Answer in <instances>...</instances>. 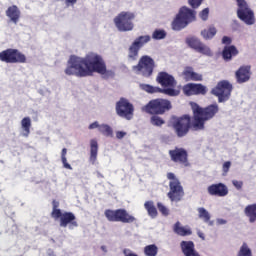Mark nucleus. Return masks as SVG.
Returning a JSON list of instances; mask_svg holds the SVG:
<instances>
[{
	"mask_svg": "<svg viewBox=\"0 0 256 256\" xmlns=\"http://www.w3.org/2000/svg\"><path fill=\"white\" fill-rule=\"evenodd\" d=\"M192 113V123L191 116L187 114L181 117H175L172 121V129L179 139L187 137L191 129L193 131H203L205 129V122L211 121L219 113V105L212 104L203 108L197 103H192Z\"/></svg>",
	"mask_w": 256,
	"mask_h": 256,
	"instance_id": "1",
	"label": "nucleus"
},
{
	"mask_svg": "<svg viewBox=\"0 0 256 256\" xmlns=\"http://www.w3.org/2000/svg\"><path fill=\"white\" fill-rule=\"evenodd\" d=\"M64 73L68 76L74 75V77H90L93 73L115 77V72L107 70L105 60L96 53H89L84 58L75 55L70 56Z\"/></svg>",
	"mask_w": 256,
	"mask_h": 256,
	"instance_id": "2",
	"label": "nucleus"
},
{
	"mask_svg": "<svg viewBox=\"0 0 256 256\" xmlns=\"http://www.w3.org/2000/svg\"><path fill=\"white\" fill-rule=\"evenodd\" d=\"M156 83L161 85L163 88H159L157 86H151L149 84L140 85L141 90L146 93H162L163 95H167L168 97H178L181 94V91L175 89L177 86V80L173 75L167 72H159L156 77Z\"/></svg>",
	"mask_w": 256,
	"mask_h": 256,
	"instance_id": "3",
	"label": "nucleus"
},
{
	"mask_svg": "<svg viewBox=\"0 0 256 256\" xmlns=\"http://www.w3.org/2000/svg\"><path fill=\"white\" fill-rule=\"evenodd\" d=\"M171 109H173L171 101L163 98L152 99L143 107V111L148 115H165Z\"/></svg>",
	"mask_w": 256,
	"mask_h": 256,
	"instance_id": "4",
	"label": "nucleus"
},
{
	"mask_svg": "<svg viewBox=\"0 0 256 256\" xmlns=\"http://www.w3.org/2000/svg\"><path fill=\"white\" fill-rule=\"evenodd\" d=\"M167 179L169 182V192L167 193L168 199L170 201H174L175 203H179L185 197V190L183 189V185H181V181H179V178L175 176V173L168 172L167 173Z\"/></svg>",
	"mask_w": 256,
	"mask_h": 256,
	"instance_id": "5",
	"label": "nucleus"
},
{
	"mask_svg": "<svg viewBox=\"0 0 256 256\" xmlns=\"http://www.w3.org/2000/svg\"><path fill=\"white\" fill-rule=\"evenodd\" d=\"M135 13L131 11H122L114 19V25L121 33H127L135 29Z\"/></svg>",
	"mask_w": 256,
	"mask_h": 256,
	"instance_id": "6",
	"label": "nucleus"
},
{
	"mask_svg": "<svg viewBox=\"0 0 256 256\" xmlns=\"http://www.w3.org/2000/svg\"><path fill=\"white\" fill-rule=\"evenodd\" d=\"M191 21H195V11L183 6L172 22L173 31H181L185 29Z\"/></svg>",
	"mask_w": 256,
	"mask_h": 256,
	"instance_id": "7",
	"label": "nucleus"
},
{
	"mask_svg": "<svg viewBox=\"0 0 256 256\" xmlns=\"http://www.w3.org/2000/svg\"><path fill=\"white\" fill-rule=\"evenodd\" d=\"M238 9L237 17L240 21H243L246 25H255V12L249 7L247 1L245 0H236Z\"/></svg>",
	"mask_w": 256,
	"mask_h": 256,
	"instance_id": "8",
	"label": "nucleus"
},
{
	"mask_svg": "<svg viewBox=\"0 0 256 256\" xmlns=\"http://www.w3.org/2000/svg\"><path fill=\"white\" fill-rule=\"evenodd\" d=\"M104 215L108 221H111L113 223H135L136 219L131 214L127 213V210L125 209H117V210H111L107 209L104 212Z\"/></svg>",
	"mask_w": 256,
	"mask_h": 256,
	"instance_id": "9",
	"label": "nucleus"
},
{
	"mask_svg": "<svg viewBox=\"0 0 256 256\" xmlns=\"http://www.w3.org/2000/svg\"><path fill=\"white\" fill-rule=\"evenodd\" d=\"M115 110L118 117L131 121L135 113V106H133L127 98H120L119 101L116 102Z\"/></svg>",
	"mask_w": 256,
	"mask_h": 256,
	"instance_id": "10",
	"label": "nucleus"
},
{
	"mask_svg": "<svg viewBox=\"0 0 256 256\" xmlns=\"http://www.w3.org/2000/svg\"><path fill=\"white\" fill-rule=\"evenodd\" d=\"M231 91H233V85L227 80H222L212 89L211 93L218 97L219 103H225V101H229Z\"/></svg>",
	"mask_w": 256,
	"mask_h": 256,
	"instance_id": "11",
	"label": "nucleus"
},
{
	"mask_svg": "<svg viewBox=\"0 0 256 256\" xmlns=\"http://www.w3.org/2000/svg\"><path fill=\"white\" fill-rule=\"evenodd\" d=\"M149 41H151L150 35L138 36L135 38L128 48V59L130 61H137L139 51H141V49H143V47H145Z\"/></svg>",
	"mask_w": 256,
	"mask_h": 256,
	"instance_id": "12",
	"label": "nucleus"
},
{
	"mask_svg": "<svg viewBox=\"0 0 256 256\" xmlns=\"http://www.w3.org/2000/svg\"><path fill=\"white\" fill-rule=\"evenodd\" d=\"M2 63H27V56L18 49L8 48L0 52Z\"/></svg>",
	"mask_w": 256,
	"mask_h": 256,
	"instance_id": "13",
	"label": "nucleus"
},
{
	"mask_svg": "<svg viewBox=\"0 0 256 256\" xmlns=\"http://www.w3.org/2000/svg\"><path fill=\"white\" fill-rule=\"evenodd\" d=\"M170 161L175 165H181L182 167H189V152L183 147H174L168 151Z\"/></svg>",
	"mask_w": 256,
	"mask_h": 256,
	"instance_id": "14",
	"label": "nucleus"
},
{
	"mask_svg": "<svg viewBox=\"0 0 256 256\" xmlns=\"http://www.w3.org/2000/svg\"><path fill=\"white\" fill-rule=\"evenodd\" d=\"M134 69L141 72L143 77H151L155 69V60L150 56H142L138 62V65L134 66Z\"/></svg>",
	"mask_w": 256,
	"mask_h": 256,
	"instance_id": "15",
	"label": "nucleus"
},
{
	"mask_svg": "<svg viewBox=\"0 0 256 256\" xmlns=\"http://www.w3.org/2000/svg\"><path fill=\"white\" fill-rule=\"evenodd\" d=\"M186 45L190 47V49H193L196 51V53H201V55H207L208 57H211L213 55V52H211V48H209L207 45H205L201 40L195 36L187 37L185 40Z\"/></svg>",
	"mask_w": 256,
	"mask_h": 256,
	"instance_id": "16",
	"label": "nucleus"
},
{
	"mask_svg": "<svg viewBox=\"0 0 256 256\" xmlns=\"http://www.w3.org/2000/svg\"><path fill=\"white\" fill-rule=\"evenodd\" d=\"M182 91L187 97L193 95H207V87L203 84L188 83L183 86Z\"/></svg>",
	"mask_w": 256,
	"mask_h": 256,
	"instance_id": "17",
	"label": "nucleus"
},
{
	"mask_svg": "<svg viewBox=\"0 0 256 256\" xmlns=\"http://www.w3.org/2000/svg\"><path fill=\"white\" fill-rule=\"evenodd\" d=\"M207 191L209 195L214 197H227L229 195V188L223 183L211 184L208 186Z\"/></svg>",
	"mask_w": 256,
	"mask_h": 256,
	"instance_id": "18",
	"label": "nucleus"
},
{
	"mask_svg": "<svg viewBox=\"0 0 256 256\" xmlns=\"http://www.w3.org/2000/svg\"><path fill=\"white\" fill-rule=\"evenodd\" d=\"M58 219L60 220V227H67V225H70V227H79L77 218L73 212H60Z\"/></svg>",
	"mask_w": 256,
	"mask_h": 256,
	"instance_id": "19",
	"label": "nucleus"
},
{
	"mask_svg": "<svg viewBox=\"0 0 256 256\" xmlns=\"http://www.w3.org/2000/svg\"><path fill=\"white\" fill-rule=\"evenodd\" d=\"M235 78L239 84L247 83L251 79V66L240 67L235 73Z\"/></svg>",
	"mask_w": 256,
	"mask_h": 256,
	"instance_id": "20",
	"label": "nucleus"
},
{
	"mask_svg": "<svg viewBox=\"0 0 256 256\" xmlns=\"http://www.w3.org/2000/svg\"><path fill=\"white\" fill-rule=\"evenodd\" d=\"M182 75L185 81H203V75L195 72L191 66H187L182 72Z\"/></svg>",
	"mask_w": 256,
	"mask_h": 256,
	"instance_id": "21",
	"label": "nucleus"
},
{
	"mask_svg": "<svg viewBox=\"0 0 256 256\" xmlns=\"http://www.w3.org/2000/svg\"><path fill=\"white\" fill-rule=\"evenodd\" d=\"M180 245L185 256H199V253L195 251V243L193 241H182Z\"/></svg>",
	"mask_w": 256,
	"mask_h": 256,
	"instance_id": "22",
	"label": "nucleus"
},
{
	"mask_svg": "<svg viewBox=\"0 0 256 256\" xmlns=\"http://www.w3.org/2000/svg\"><path fill=\"white\" fill-rule=\"evenodd\" d=\"M6 15L13 23H15V25H17V23H19V19H21V10H19L17 5H12L6 10Z\"/></svg>",
	"mask_w": 256,
	"mask_h": 256,
	"instance_id": "23",
	"label": "nucleus"
},
{
	"mask_svg": "<svg viewBox=\"0 0 256 256\" xmlns=\"http://www.w3.org/2000/svg\"><path fill=\"white\" fill-rule=\"evenodd\" d=\"M237 55H239V50H237V47L233 45L225 46L222 51L224 61H231L233 57H237Z\"/></svg>",
	"mask_w": 256,
	"mask_h": 256,
	"instance_id": "24",
	"label": "nucleus"
},
{
	"mask_svg": "<svg viewBox=\"0 0 256 256\" xmlns=\"http://www.w3.org/2000/svg\"><path fill=\"white\" fill-rule=\"evenodd\" d=\"M173 231L174 233H176V235H179L180 237H187L189 235H193V231H191V228L181 226V222L179 221L174 224Z\"/></svg>",
	"mask_w": 256,
	"mask_h": 256,
	"instance_id": "25",
	"label": "nucleus"
},
{
	"mask_svg": "<svg viewBox=\"0 0 256 256\" xmlns=\"http://www.w3.org/2000/svg\"><path fill=\"white\" fill-rule=\"evenodd\" d=\"M97 153H99V144L97 143V140L92 139L90 140V162L92 165H95V162L97 161Z\"/></svg>",
	"mask_w": 256,
	"mask_h": 256,
	"instance_id": "26",
	"label": "nucleus"
},
{
	"mask_svg": "<svg viewBox=\"0 0 256 256\" xmlns=\"http://www.w3.org/2000/svg\"><path fill=\"white\" fill-rule=\"evenodd\" d=\"M244 213L246 217L249 218L250 223H255L256 221V203L246 206Z\"/></svg>",
	"mask_w": 256,
	"mask_h": 256,
	"instance_id": "27",
	"label": "nucleus"
},
{
	"mask_svg": "<svg viewBox=\"0 0 256 256\" xmlns=\"http://www.w3.org/2000/svg\"><path fill=\"white\" fill-rule=\"evenodd\" d=\"M144 208L146 209L149 217H151L152 219H155V217H157V208L155 207V203H153V201H146L144 203Z\"/></svg>",
	"mask_w": 256,
	"mask_h": 256,
	"instance_id": "28",
	"label": "nucleus"
},
{
	"mask_svg": "<svg viewBox=\"0 0 256 256\" xmlns=\"http://www.w3.org/2000/svg\"><path fill=\"white\" fill-rule=\"evenodd\" d=\"M21 127L23 129V136L29 137V134L31 133V118L30 117H24L21 120Z\"/></svg>",
	"mask_w": 256,
	"mask_h": 256,
	"instance_id": "29",
	"label": "nucleus"
},
{
	"mask_svg": "<svg viewBox=\"0 0 256 256\" xmlns=\"http://www.w3.org/2000/svg\"><path fill=\"white\" fill-rule=\"evenodd\" d=\"M201 35L206 41L209 39H213L214 36L217 35V28H215L214 26H210L208 29L202 30Z\"/></svg>",
	"mask_w": 256,
	"mask_h": 256,
	"instance_id": "30",
	"label": "nucleus"
},
{
	"mask_svg": "<svg viewBox=\"0 0 256 256\" xmlns=\"http://www.w3.org/2000/svg\"><path fill=\"white\" fill-rule=\"evenodd\" d=\"M198 217L199 219H202L204 223H210L211 221V214H209V211L203 207L198 208Z\"/></svg>",
	"mask_w": 256,
	"mask_h": 256,
	"instance_id": "31",
	"label": "nucleus"
},
{
	"mask_svg": "<svg viewBox=\"0 0 256 256\" xmlns=\"http://www.w3.org/2000/svg\"><path fill=\"white\" fill-rule=\"evenodd\" d=\"M159 248L155 244H150L144 247V255L146 256H157Z\"/></svg>",
	"mask_w": 256,
	"mask_h": 256,
	"instance_id": "32",
	"label": "nucleus"
},
{
	"mask_svg": "<svg viewBox=\"0 0 256 256\" xmlns=\"http://www.w3.org/2000/svg\"><path fill=\"white\" fill-rule=\"evenodd\" d=\"M52 207L53 209H52L51 217L53 219H59V217L61 216V209H59V201L53 200Z\"/></svg>",
	"mask_w": 256,
	"mask_h": 256,
	"instance_id": "33",
	"label": "nucleus"
},
{
	"mask_svg": "<svg viewBox=\"0 0 256 256\" xmlns=\"http://www.w3.org/2000/svg\"><path fill=\"white\" fill-rule=\"evenodd\" d=\"M150 123L151 125H154V127H161L165 125V120H163V118L159 117L157 114H152Z\"/></svg>",
	"mask_w": 256,
	"mask_h": 256,
	"instance_id": "34",
	"label": "nucleus"
},
{
	"mask_svg": "<svg viewBox=\"0 0 256 256\" xmlns=\"http://www.w3.org/2000/svg\"><path fill=\"white\" fill-rule=\"evenodd\" d=\"M99 132L105 135V137H113V129L107 124L100 125Z\"/></svg>",
	"mask_w": 256,
	"mask_h": 256,
	"instance_id": "35",
	"label": "nucleus"
},
{
	"mask_svg": "<svg viewBox=\"0 0 256 256\" xmlns=\"http://www.w3.org/2000/svg\"><path fill=\"white\" fill-rule=\"evenodd\" d=\"M238 256H253V253L251 252V248H249V245H247V243L244 242L242 244L238 252Z\"/></svg>",
	"mask_w": 256,
	"mask_h": 256,
	"instance_id": "36",
	"label": "nucleus"
},
{
	"mask_svg": "<svg viewBox=\"0 0 256 256\" xmlns=\"http://www.w3.org/2000/svg\"><path fill=\"white\" fill-rule=\"evenodd\" d=\"M61 161L63 164L64 169H69L70 171L73 170L71 164L67 162V148H63L61 152Z\"/></svg>",
	"mask_w": 256,
	"mask_h": 256,
	"instance_id": "37",
	"label": "nucleus"
},
{
	"mask_svg": "<svg viewBox=\"0 0 256 256\" xmlns=\"http://www.w3.org/2000/svg\"><path fill=\"white\" fill-rule=\"evenodd\" d=\"M166 37H167V32H165V30L156 29L152 33V39H155L156 41L165 39Z\"/></svg>",
	"mask_w": 256,
	"mask_h": 256,
	"instance_id": "38",
	"label": "nucleus"
},
{
	"mask_svg": "<svg viewBox=\"0 0 256 256\" xmlns=\"http://www.w3.org/2000/svg\"><path fill=\"white\" fill-rule=\"evenodd\" d=\"M157 207H158V211H160L162 215H164L165 217L169 215V209H167V207H165V205H163L161 202H158Z\"/></svg>",
	"mask_w": 256,
	"mask_h": 256,
	"instance_id": "39",
	"label": "nucleus"
},
{
	"mask_svg": "<svg viewBox=\"0 0 256 256\" xmlns=\"http://www.w3.org/2000/svg\"><path fill=\"white\" fill-rule=\"evenodd\" d=\"M199 16L202 19V21H207L209 19V8L203 9L200 12Z\"/></svg>",
	"mask_w": 256,
	"mask_h": 256,
	"instance_id": "40",
	"label": "nucleus"
},
{
	"mask_svg": "<svg viewBox=\"0 0 256 256\" xmlns=\"http://www.w3.org/2000/svg\"><path fill=\"white\" fill-rule=\"evenodd\" d=\"M188 3L192 9H197L203 3V0H188Z\"/></svg>",
	"mask_w": 256,
	"mask_h": 256,
	"instance_id": "41",
	"label": "nucleus"
},
{
	"mask_svg": "<svg viewBox=\"0 0 256 256\" xmlns=\"http://www.w3.org/2000/svg\"><path fill=\"white\" fill-rule=\"evenodd\" d=\"M229 169H231V161L224 162L222 166L223 173H229Z\"/></svg>",
	"mask_w": 256,
	"mask_h": 256,
	"instance_id": "42",
	"label": "nucleus"
},
{
	"mask_svg": "<svg viewBox=\"0 0 256 256\" xmlns=\"http://www.w3.org/2000/svg\"><path fill=\"white\" fill-rule=\"evenodd\" d=\"M99 127H101V125H99V122H93L91 123L89 126H88V129H97L98 128V131H99Z\"/></svg>",
	"mask_w": 256,
	"mask_h": 256,
	"instance_id": "43",
	"label": "nucleus"
},
{
	"mask_svg": "<svg viewBox=\"0 0 256 256\" xmlns=\"http://www.w3.org/2000/svg\"><path fill=\"white\" fill-rule=\"evenodd\" d=\"M232 183L236 189H241L243 187V182L241 181L234 180Z\"/></svg>",
	"mask_w": 256,
	"mask_h": 256,
	"instance_id": "44",
	"label": "nucleus"
},
{
	"mask_svg": "<svg viewBox=\"0 0 256 256\" xmlns=\"http://www.w3.org/2000/svg\"><path fill=\"white\" fill-rule=\"evenodd\" d=\"M222 43H223L224 45H229V44L231 43V39L229 38V36H224V37L222 38Z\"/></svg>",
	"mask_w": 256,
	"mask_h": 256,
	"instance_id": "45",
	"label": "nucleus"
},
{
	"mask_svg": "<svg viewBox=\"0 0 256 256\" xmlns=\"http://www.w3.org/2000/svg\"><path fill=\"white\" fill-rule=\"evenodd\" d=\"M125 135H127V133L123 132V131H118L116 133V137L117 139H123V137H125Z\"/></svg>",
	"mask_w": 256,
	"mask_h": 256,
	"instance_id": "46",
	"label": "nucleus"
},
{
	"mask_svg": "<svg viewBox=\"0 0 256 256\" xmlns=\"http://www.w3.org/2000/svg\"><path fill=\"white\" fill-rule=\"evenodd\" d=\"M66 5H75L77 3V0H65Z\"/></svg>",
	"mask_w": 256,
	"mask_h": 256,
	"instance_id": "47",
	"label": "nucleus"
},
{
	"mask_svg": "<svg viewBox=\"0 0 256 256\" xmlns=\"http://www.w3.org/2000/svg\"><path fill=\"white\" fill-rule=\"evenodd\" d=\"M102 251H104V253H107V246H101Z\"/></svg>",
	"mask_w": 256,
	"mask_h": 256,
	"instance_id": "48",
	"label": "nucleus"
},
{
	"mask_svg": "<svg viewBox=\"0 0 256 256\" xmlns=\"http://www.w3.org/2000/svg\"><path fill=\"white\" fill-rule=\"evenodd\" d=\"M198 236L200 237V239H205V236H203V233L199 232Z\"/></svg>",
	"mask_w": 256,
	"mask_h": 256,
	"instance_id": "49",
	"label": "nucleus"
},
{
	"mask_svg": "<svg viewBox=\"0 0 256 256\" xmlns=\"http://www.w3.org/2000/svg\"><path fill=\"white\" fill-rule=\"evenodd\" d=\"M98 177H103V175H101V173H98Z\"/></svg>",
	"mask_w": 256,
	"mask_h": 256,
	"instance_id": "50",
	"label": "nucleus"
}]
</instances>
